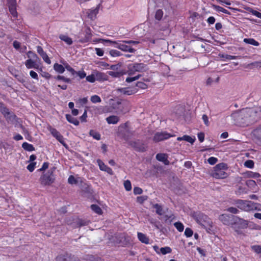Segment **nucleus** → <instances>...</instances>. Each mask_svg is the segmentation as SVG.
I'll return each mask as SVG.
<instances>
[{"label": "nucleus", "instance_id": "7", "mask_svg": "<svg viewBox=\"0 0 261 261\" xmlns=\"http://www.w3.org/2000/svg\"><path fill=\"white\" fill-rule=\"evenodd\" d=\"M55 168L49 169L46 173L43 174L40 178L41 185L43 186L50 185L53 184L55 179L54 172Z\"/></svg>", "mask_w": 261, "mask_h": 261}, {"label": "nucleus", "instance_id": "47", "mask_svg": "<svg viewBox=\"0 0 261 261\" xmlns=\"http://www.w3.org/2000/svg\"><path fill=\"white\" fill-rule=\"evenodd\" d=\"M251 249L256 253H261V246L260 245H253L251 246Z\"/></svg>", "mask_w": 261, "mask_h": 261}, {"label": "nucleus", "instance_id": "37", "mask_svg": "<svg viewBox=\"0 0 261 261\" xmlns=\"http://www.w3.org/2000/svg\"><path fill=\"white\" fill-rule=\"evenodd\" d=\"M163 16V12L161 9L156 10L155 14V18L158 20H160Z\"/></svg>", "mask_w": 261, "mask_h": 261}, {"label": "nucleus", "instance_id": "10", "mask_svg": "<svg viewBox=\"0 0 261 261\" xmlns=\"http://www.w3.org/2000/svg\"><path fill=\"white\" fill-rule=\"evenodd\" d=\"M235 217L234 215L223 214L219 216V219L223 224L231 226Z\"/></svg>", "mask_w": 261, "mask_h": 261}, {"label": "nucleus", "instance_id": "48", "mask_svg": "<svg viewBox=\"0 0 261 261\" xmlns=\"http://www.w3.org/2000/svg\"><path fill=\"white\" fill-rule=\"evenodd\" d=\"M9 110L5 106L4 104L0 102V112L4 115L8 113Z\"/></svg>", "mask_w": 261, "mask_h": 261}, {"label": "nucleus", "instance_id": "18", "mask_svg": "<svg viewBox=\"0 0 261 261\" xmlns=\"http://www.w3.org/2000/svg\"><path fill=\"white\" fill-rule=\"evenodd\" d=\"M117 92H120L124 95H130L135 93V90L129 88H119L117 90Z\"/></svg>", "mask_w": 261, "mask_h": 261}, {"label": "nucleus", "instance_id": "63", "mask_svg": "<svg viewBox=\"0 0 261 261\" xmlns=\"http://www.w3.org/2000/svg\"><path fill=\"white\" fill-rule=\"evenodd\" d=\"M142 192V189L139 187H135L134 188V193L135 195L141 194Z\"/></svg>", "mask_w": 261, "mask_h": 261}, {"label": "nucleus", "instance_id": "52", "mask_svg": "<svg viewBox=\"0 0 261 261\" xmlns=\"http://www.w3.org/2000/svg\"><path fill=\"white\" fill-rule=\"evenodd\" d=\"M9 11L10 13L12 15V16L14 17H16L17 16V13L16 11V7H10L9 8Z\"/></svg>", "mask_w": 261, "mask_h": 261}, {"label": "nucleus", "instance_id": "31", "mask_svg": "<svg viewBox=\"0 0 261 261\" xmlns=\"http://www.w3.org/2000/svg\"><path fill=\"white\" fill-rule=\"evenodd\" d=\"M22 147L25 150L28 151H32L35 150L34 147L30 144H29L27 142H24L22 144Z\"/></svg>", "mask_w": 261, "mask_h": 261}, {"label": "nucleus", "instance_id": "19", "mask_svg": "<svg viewBox=\"0 0 261 261\" xmlns=\"http://www.w3.org/2000/svg\"><path fill=\"white\" fill-rule=\"evenodd\" d=\"M99 7L97 6L94 9H89L87 12L88 17L91 19H93L96 17L97 14L98 12Z\"/></svg>", "mask_w": 261, "mask_h": 261}, {"label": "nucleus", "instance_id": "28", "mask_svg": "<svg viewBox=\"0 0 261 261\" xmlns=\"http://www.w3.org/2000/svg\"><path fill=\"white\" fill-rule=\"evenodd\" d=\"M66 118L69 122L72 123L75 125H78L79 124V121L77 120V119L73 117L70 114H66Z\"/></svg>", "mask_w": 261, "mask_h": 261}, {"label": "nucleus", "instance_id": "43", "mask_svg": "<svg viewBox=\"0 0 261 261\" xmlns=\"http://www.w3.org/2000/svg\"><path fill=\"white\" fill-rule=\"evenodd\" d=\"M90 99L93 103L100 102L101 101L100 97L96 95L92 96Z\"/></svg>", "mask_w": 261, "mask_h": 261}, {"label": "nucleus", "instance_id": "54", "mask_svg": "<svg viewBox=\"0 0 261 261\" xmlns=\"http://www.w3.org/2000/svg\"><path fill=\"white\" fill-rule=\"evenodd\" d=\"M36 162H32L29 165H28L27 167V169L30 172H33L35 169V166L36 165Z\"/></svg>", "mask_w": 261, "mask_h": 261}, {"label": "nucleus", "instance_id": "6", "mask_svg": "<svg viewBox=\"0 0 261 261\" xmlns=\"http://www.w3.org/2000/svg\"><path fill=\"white\" fill-rule=\"evenodd\" d=\"M227 168V165L224 163L217 164L214 168L212 174L213 177L219 179L224 178L227 176V173L225 171Z\"/></svg>", "mask_w": 261, "mask_h": 261}, {"label": "nucleus", "instance_id": "61", "mask_svg": "<svg viewBox=\"0 0 261 261\" xmlns=\"http://www.w3.org/2000/svg\"><path fill=\"white\" fill-rule=\"evenodd\" d=\"M65 68L66 69L69 71V72H71V74L73 75H74L75 74V73H76V72L71 67H70L69 65L67 64L65 65Z\"/></svg>", "mask_w": 261, "mask_h": 261}, {"label": "nucleus", "instance_id": "60", "mask_svg": "<svg viewBox=\"0 0 261 261\" xmlns=\"http://www.w3.org/2000/svg\"><path fill=\"white\" fill-rule=\"evenodd\" d=\"M68 181L70 184H75L77 183V180L75 179L73 175H70L68 179Z\"/></svg>", "mask_w": 261, "mask_h": 261}, {"label": "nucleus", "instance_id": "39", "mask_svg": "<svg viewBox=\"0 0 261 261\" xmlns=\"http://www.w3.org/2000/svg\"><path fill=\"white\" fill-rule=\"evenodd\" d=\"M172 249L169 247H162L160 248V253L162 254H166L167 253H171Z\"/></svg>", "mask_w": 261, "mask_h": 261}, {"label": "nucleus", "instance_id": "4", "mask_svg": "<svg viewBox=\"0 0 261 261\" xmlns=\"http://www.w3.org/2000/svg\"><path fill=\"white\" fill-rule=\"evenodd\" d=\"M192 217L196 222L204 228L206 226L212 227V222L211 219L204 214L200 212H194L192 214Z\"/></svg>", "mask_w": 261, "mask_h": 261}, {"label": "nucleus", "instance_id": "45", "mask_svg": "<svg viewBox=\"0 0 261 261\" xmlns=\"http://www.w3.org/2000/svg\"><path fill=\"white\" fill-rule=\"evenodd\" d=\"M226 210L233 214H237L239 213V210L237 208L234 207H229Z\"/></svg>", "mask_w": 261, "mask_h": 261}, {"label": "nucleus", "instance_id": "23", "mask_svg": "<svg viewBox=\"0 0 261 261\" xmlns=\"http://www.w3.org/2000/svg\"><path fill=\"white\" fill-rule=\"evenodd\" d=\"M4 116L8 122L13 123L15 121L16 119V116L11 113L9 110L8 111V113L4 114Z\"/></svg>", "mask_w": 261, "mask_h": 261}, {"label": "nucleus", "instance_id": "33", "mask_svg": "<svg viewBox=\"0 0 261 261\" xmlns=\"http://www.w3.org/2000/svg\"><path fill=\"white\" fill-rule=\"evenodd\" d=\"M90 207L91 210L95 213L98 215H101L102 214V211L98 205L96 204H92Z\"/></svg>", "mask_w": 261, "mask_h": 261}, {"label": "nucleus", "instance_id": "8", "mask_svg": "<svg viewBox=\"0 0 261 261\" xmlns=\"http://www.w3.org/2000/svg\"><path fill=\"white\" fill-rule=\"evenodd\" d=\"M146 66L143 63H134L128 65L126 73L129 75H133L136 72H143L145 71Z\"/></svg>", "mask_w": 261, "mask_h": 261}, {"label": "nucleus", "instance_id": "50", "mask_svg": "<svg viewBox=\"0 0 261 261\" xmlns=\"http://www.w3.org/2000/svg\"><path fill=\"white\" fill-rule=\"evenodd\" d=\"M110 54L112 57H118V56H120L122 55L121 53L119 51H118L117 50H114V49L110 50Z\"/></svg>", "mask_w": 261, "mask_h": 261}, {"label": "nucleus", "instance_id": "30", "mask_svg": "<svg viewBox=\"0 0 261 261\" xmlns=\"http://www.w3.org/2000/svg\"><path fill=\"white\" fill-rule=\"evenodd\" d=\"M54 69L59 73H62L65 71V68L62 65L58 63L54 64Z\"/></svg>", "mask_w": 261, "mask_h": 261}, {"label": "nucleus", "instance_id": "44", "mask_svg": "<svg viewBox=\"0 0 261 261\" xmlns=\"http://www.w3.org/2000/svg\"><path fill=\"white\" fill-rule=\"evenodd\" d=\"M124 186L126 191H129L132 189L131 182L129 180H126L124 182Z\"/></svg>", "mask_w": 261, "mask_h": 261}, {"label": "nucleus", "instance_id": "13", "mask_svg": "<svg viewBox=\"0 0 261 261\" xmlns=\"http://www.w3.org/2000/svg\"><path fill=\"white\" fill-rule=\"evenodd\" d=\"M252 135L256 141L261 143V124L252 130Z\"/></svg>", "mask_w": 261, "mask_h": 261}, {"label": "nucleus", "instance_id": "62", "mask_svg": "<svg viewBox=\"0 0 261 261\" xmlns=\"http://www.w3.org/2000/svg\"><path fill=\"white\" fill-rule=\"evenodd\" d=\"M136 86L138 87H139L141 89H145L147 87V86L146 85V84H145V83H144L143 82H138L136 84Z\"/></svg>", "mask_w": 261, "mask_h": 261}, {"label": "nucleus", "instance_id": "36", "mask_svg": "<svg viewBox=\"0 0 261 261\" xmlns=\"http://www.w3.org/2000/svg\"><path fill=\"white\" fill-rule=\"evenodd\" d=\"M89 135L97 140H99L100 139V135L94 130H90L89 132Z\"/></svg>", "mask_w": 261, "mask_h": 261}, {"label": "nucleus", "instance_id": "24", "mask_svg": "<svg viewBox=\"0 0 261 261\" xmlns=\"http://www.w3.org/2000/svg\"><path fill=\"white\" fill-rule=\"evenodd\" d=\"M138 238L139 241L146 244H149V239L145 234L141 232H138Z\"/></svg>", "mask_w": 261, "mask_h": 261}, {"label": "nucleus", "instance_id": "46", "mask_svg": "<svg viewBox=\"0 0 261 261\" xmlns=\"http://www.w3.org/2000/svg\"><path fill=\"white\" fill-rule=\"evenodd\" d=\"M244 166L247 168H252L254 167V162L250 160H247L244 163Z\"/></svg>", "mask_w": 261, "mask_h": 261}, {"label": "nucleus", "instance_id": "12", "mask_svg": "<svg viewBox=\"0 0 261 261\" xmlns=\"http://www.w3.org/2000/svg\"><path fill=\"white\" fill-rule=\"evenodd\" d=\"M107 41L112 42L110 40H107ZM113 43L117 44L116 47L122 51H128L129 53H135L136 51V49L124 44H118L116 42H113Z\"/></svg>", "mask_w": 261, "mask_h": 261}, {"label": "nucleus", "instance_id": "51", "mask_svg": "<svg viewBox=\"0 0 261 261\" xmlns=\"http://www.w3.org/2000/svg\"><path fill=\"white\" fill-rule=\"evenodd\" d=\"M193 234V230L190 228H186L185 231V234L187 237H190Z\"/></svg>", "mask_w": 261, "mask_h": 261}, {"label": "nucleus", "instance_id": "16", "mask_svg": "<svg viewBox=\"0 0 261 261\" xmlns=\"http://www.w3.org/2000/svg\"><path fill=\"white\" fill-rule=\"evenodd\" d=\"M156 159L159 161L163 162L166 165L169 164V161L168 160V156L166 154L158 153L156 155Z\"/></svg>", "mask_w": 261, "mask_h": 261}, {"label": "nucleus", "instance_id": "41", "mask_svg": "<svg viewBox=\"0 0 261 261\" xmlns=\"http://www.w3.org/2000/svg\"><path fill=\"white\" fill-rule=\"evenodd\" d=\"M48 130L50 132V133L52 134V135L54 137H56L60 133L56 129L53 128V127H51V126H49L48 127Z\"/></svg>", "mask_w": 261, "mask_h": 261}, {"label": "nucleus", "instance_id": "1", "mask_svg": "<svg viewBox=\"0 0 261 261\" xmlns=\"http://www.w3.org/2000/svg\"><path fill=\"white\" fill-rule=\"evenodd\" d=\"M244 109L248 125L255 122L261 114V108L259 106L246 108Z\"/></svg>", "mask_w": 261, "mask_h": 261}, {"label": "nucleus", "instance_id": "34", "mask_svg": "<svg viewBox=\"0 0 261 261\" xmlns=\"http://www.w3.org/2000/svg\"><path fill=\"white\" fill-rule=\"evenodd\" d=\"M244 42L246 43L251 44L256 46L259 45V43L252 38H245L244 39Z\"/></svg>", "mask_w": 261, "mask_h": 261}, {"label": "nucleus", "instance_id": "5", "mask_svg": "<svg viewBox=\"0 0 261 261\" xmlns=\"http://www.w3.org/2000/svg\"><path fill=\"white\" fill-rule=\"evenodd\" d=\"M249 222L244 219L236 216L232 223L231 227L238 234H241V229L247 228Z\"/></svg>", "mask_w": 261, "mask_h": 261}, {"label": "nucleus", "instance_id": "59", "mask_svg": "<svg viewBox=\"0 0 261 261\" xmlns=\"http://www.w3.org/2000/svg\"><path fill=\"white\" fill-rule=\"evenodd\" d=\"M86 80L90 83H94L95 81V77L94 75L91 74L86 76Z\"/></svg>", "mask_w": 261, "mask_h": 261}, {"label": "nucleus", "instance_id": "11", "mask_svg": "<svg viewBox=\"0 0 261 261\" xmlns=\"http://www.w3.org/2000/svg\"><path fill=\"white\" fill-rule=\"evenodd\" d=\"M172 136L166 132H158L155 134L153 140L155 142H158L167 139Z\"/></svg>", "mask_w": 261, "mask_h": 261}, {"label": "nucleus", "instance_id": "2", "mask_svg": "<svg viewBox=\"0 0 261 261\" xmlns=\"http://www.w3.org/2000/svg\"><path fill=\"white\" fill-rule=\"evenodd\" d=\"M245 114V109H243L232 113L230 115V118L236 125L241 126H248V121Z\"/></svg>", "mask_w": 261, "mask_h": 261}, {"label": "nucleus", "instance_id": "49", "mask_svg": "<svg viewBox=\"0 0 261 261\" xmlns=\"http://www.w3.org/2000/svg\"><path fill=\"white\" fill-rule=\"evenodd\" d=\"M27 55H28V58H33V59H36V60H39V59L38 57V56H37V55L35 54V53H33L31 51H28L27 53Z\"/></svg>", "mask_w": 261, "mask_h": 261}, {"label": "nucleus", "instance_id": "57", "mask_svg": "<svg viewBox=\"0 0 261 261\" xmlns=\"http://www.w3.org/2000/svg\"><path fill=\"white\" fill-rule=\"evenodd\" d=\"M248 176L252 178H258L260 175L258 173L250 172L248 173Z\"/></svg>", "mask_w": 261, "mask_h": 261}, {"label": "nucleus", "instance_id": "22", "mask_svg": "<svg viewBox=\"0 0 261 261\" xmlns=\"http://www.w3.org/2000/svg\"><path fill=\"white\" fill-rule=\"evenodd\" d=\"M119 120V117L115 115L110 116L106 118V121L109 124H116Z\"/></svg>", "mask_w": 261, "mask_h": 261}, {"label": "nucleus", "instance_id": "15", "mask_svg": "<svg viewBox=\"0 0 261 261\" xmlns=\"http://www.w3.org/2000/svg\"><path fill=\"white\" fill-rule=\"evenodd\" d=\"M38 60L36 59H28L25 62V66L27 68H35L37 69L39 68V65L37 64L36 62Z\"/></svg>", "mask_w": 261, "mask_h": 261}, {"label": "nucleus", "instance_id": "64", "mask_svg": "<svg viewBox=\"0 0 261 261\" xmlns=\"http://www.w3.org/2000/svg\"><path fill=\"white\" fill-rule=\"evenodd\" d=\"M251 65L256 68H261V61L253 62L251 63Z\"/></svg>", "mask_w": 261, "mask_h": 261}, {"label": "nucleus", "instance_id": "29", "mask_svg": "<svg viewBox=\"0 0 261 261\" xmlns=\"http://www.w3.org/2000/svg\"><path fill=\"white\" fill-rule=\"evenodd\" d=\"M117 103L119 106V107H118L119 113H125L126 112L128 111V109H124V107L125 106L126 103H122L120 101H117Z\"/></svg>", "mask_w": 261, "mask_h": 261}, {"label": "nucleus", "instance_id": "25", "mask_svg": "<svg viewBox=\"0 0 261 261\" xmlns=\"http://www.w3.org/2000/svg\"><path fill=\"white\" fill-rule=\"evenodd\" d=\"M75 223H76V224L74 225L73 227H80L81 226L88 225L89 223V221L82 219H77L76 220Z\"/></svg>", "mask_w": 261, "mask_h": 261}, {"label": "nucleus", "instance_id": "27", "mask_svg": "<svg viewBox=\"0 0 261 261\" xmlns=\"http://www.w3.org/2000/svg\"><path fill=\"white\" fill-rule=\"evenodd\" d=\"M59 38L68 45H71L73 43L72 39L67 36L61 34L59 36Z\"/></svg>", "mask_w": 261, "mask_h": 261}, {"label": "nucleus", "instance_id": "53", "mask_svg": "<svg viewBox=\"0 0 261 261\" xmlns=\"http://www.w3.org/2000/svg\"><path fill=\"white\" fill-rule=\"evenodd\" d=\"M56 79L57 80H62V81H64L65 82L68 83H69L71 82V80L70 79L65 77L64 76H61V75H58L56 77Z\"/></svg>", "mask_w": 261, "mask_h": 261}, {"label": "nucleus", "instance_id": "40", "mask_svg": "<svg viewBox=\"0 0 261 261\" xmlns=\"http://www.w3.org/2000/svg\"><path fill=\"white\" fill-rule=\"evenodd\" d=\"M141 74H138L137 75L135 76L134 77H128L126 79L125 81L127 83H131L132 82H134L135 81L138 80L141 77Z\"/></svg>", "mask_w": 261, "mask_h": 261}, {"label": "nucleus", "instance_id": "32", "mask_svg": "<svg viewBox=\"0 0 261 261\" xmlns=\"http://www.w3.org/2000/svg\"><path fill=\"white\" fill-rule=\"evenodd\" d=\"M212 7L217 11L222 12H223L225 14H230V12L228 11H227V10L225 9L223 7H221L219 6H217V5L213 4Z\"/></svg>", "mask_w": 261, "mask_h": 261}, {"label": "nucleus", "instance_id": "35", "mask_svg": "<svg viewBox=\"0 0 261 261\" xmlns=\"http://www.w3.org/2000/svg\"><path fill=\"white\" fill-rule=\"evenodd\" d=\"M153 207L155 208L156 213L159 215H162L163 214V210L162 206L158 203H156L153 205Z\"/></svg>", "mask_w": 261, "mask_h": 261}, {"label": "nucleus", "instance_id": "21", "mask_svg": "<svg viewBox=\"0 0 261 261\" xmlns=\"http://www.w3.org/2000/svg\"><path fill=\"white\" fill-rule=\"evenodd\" d=\"M85 33L86 35L85 37L80 41L82 43L87 42L91 38L92 34L91 33V30L89 28H88L86 29Z\"/></svg>", "mask_w": 261, "mask_h": 261}, {"label": "nucleus", "instance_id": "14", "mask_svg": "<svg viewBox=\"0 0 261 261\" xmlns=\"http://www.w3.org/2000/svg\"><path fill=\"white\" fill-rule=\"evenodd\" d=\"M37 51L38 53L40 55V56L42 58L43 60L46 63L50 64L51 63V61L48 58L47 55L45 52L44 51L43 48L40 46H38L37 47Z\"/></svg>", "mask_w": 261, "mask_h": 261}, {"label": "nucleus", "instance_id": "55", "mask_svg": "<svg viewBox=\"0 0 261 261\" xmlns=\"http://www.w3.org/2000/svg\"><path fill=\"white\" fill-rule=\"evenodd\" d=\"M217 161H218V159L216 158L213 157V156L210 157L207 160L208 163L210 165H212L215 164L217 162Z\"/></svg>", "mask_w": 261, "mask_h": 261}, {"label": "nucleus", "instance_id": "9", "mask_svg": "<svg viewBox=\"0 0 261 261\" xmlns=\"http://www.w3.org/2000/svg\"><path fill=\"white\" fill-rule=\"evenodd\" d=\"M128 144L131 147L139 152H144L147 148V145L145 144L140 140L130 141Z\"/></svg>", "mask_w": 261, "mask_h": 261}, {"label": "nucleus", "instance_id": "58", "mask_svg": "<svg viewBox=\"0 0 261 261\" xmlns=\"http://www.w3.org/2000/svg\"><path fill=\"white\" fill-rule=\"evenodd\" d=\"M147 197L146 196H138L137 198V201L140 203H142L144 201L147 200Z\"/></svg>", "mask_w": 261, "mask_h": 261}, {"label": "nucleus", "instance_id": "26", "mask_svg": "<svg viewBox=\"0 0 261 261\" xmlns=\"http://www.w3.org/2000/svg\"><path fill=\"white\" fill-rule=\"evenodd\" d=\"M177 140L178 141L184 140L192 144L194 142L195 139L194 138H192L189 136L184 135L181 137H178Z\"/></svg>", "mask_w": 261, "mask_h": 261}, {"label": "nucleus", "instance_id": "3", "mask_svg": "<svg viewBox=\"0 0 261 261\" xmlns=\"http://www.w3.org/2000/svg\"><path fill=\"white\" fill-rule=\"evenodd\" d=\"M236 204L237 205L238 208L244 211L250 212L254 210H260L258 206L260 204L252 201L237 200Z\"/></svg>", "mask_w": 261, "mask_h": 261}, {"label": "nucleus", "instance_id": "56", "mask_svg": "<svg viewBox=\"0 0 261 261\" xmlns=\"http://www.w3.org/2000/svg\"><path fill=\"white\" fill-rule=\"evenodd\" d=\"M7 2L9 8L16 7V0H7Z\"/></svg>", "mask_w": 261, "mask_h": 261}, {"label": "nucleus", "instance_id": "17", "mask_svg": "<svg viewBox=\"0 0 261 261\" xmlns=\"http://www.w3.org/2000/svg\"><path fill=\"white\" fill-rule=\"evenodd\" d=\"M57 261H80V259L75 257L68 255H63L57 258Z\"/></svg>", "mask_w": 261, "mask_h": 261}, {"label": "nucleus", "instance_id": "38", "mask_svg": "<svg viewBox=\"0 0 261 261\" xmlns=\"http://www.w3.org/2000/svg\"><path fill=\"white\" fill-rule=\"evenodd\" d=\"M174 225L179 232H182L184 229V225L180 222L174 223Z\"/></svg>", "mask_w": 261, "mask_h": 261}, {"label": "nucleus", "instance_id": "42", "mask_svg": "<svg viewBox=\"0 0 261 261\" xmlns=\"http://www.w3.org/2000/svg\"><path fill=\"white\" fill-rule=\"evenodd\" d=\"M97 162L99 166V169L102 171H104L105 169L108 167L107 165L105 164V163L102 161H101L99 159H98L97 160Z\"/></svg>", "mask_w": 261, "mask_h": 261}, {"label": "nucleus", "instance_id": "20", "mask_svg": "<svg viewBox=\"0 0 261 261\" xmlns=\"http://www.w3.org/2000/svg\"><path fill=\"white\" fill-rule=\"evenodd\" d=\"M126 74L125 70H121L118 71H109L108 74L114 77H119L124 74Z\"/></svg>", "mask_w": 261, "mask_h": 261}]
</instances>
